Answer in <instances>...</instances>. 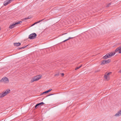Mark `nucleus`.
Masks as SVG:
<instances>
[{"label": "nucleus", "instance_id": "nucleus-1", "mask_svg": "<svg viewBox=\"0 0 121 121\" xmlns=\"http://www.w3.org/2000/svg\"><path fill=\"white\" fill-rule=\"evenodd\" d=\"M10 90L9 89H7L4 92H2L0 94V98L4 97L5 95L10 93Z\"/></svg>", "mask_w": 121, "mask_h": 121}, {"label": "nucleus", "instance_id": "nucleus-2", "mask_svg": "<svg viewBox=\"0 0 121 121\" xmlns=\"http://www.w3.org/2000/svg\"><path fill=\"white\" fill-rule=\"evenodd\" d=\"M42 76L41 75H39L35 76L31 80V82H33L34 81H36L40 79Z\"/></svg>", "mask_w": 121, "mask_h": 121}, {"label": "nucleus", "instance_id": "nucleus-3", "mask_svg": "<svg viewBox=\"0 0 121 121\" xmlns=\"http://www.w3.org/2000/svg\"><path fill=\"white\" fill-rule=\"evenodd\" d=\"M36 36V34L35 33H33L29 35V38L30 39H33L35 38Z\"/></svg>", "mask_w": 121, "mask_h": 121}, {"label": "nucleus", "instance_id": "nucleus-4", "mask_svg": "<svg viewBox=\"0 0 121 121\" xmlns=\"http://www.w3.org/2000/svg\"><path fill=\"white\" fill-rule=\"evenodd\" d=\"M4 82L5 83H7L9 82V80L7 77H4L2 78L0 81V82Z\"/></svg>", "mask_w": 121, "mask_h": 121}, {"label": "nucleus", "instance_id": "nucleus-5", "mask_svg": "<svg viewBox=\"0 0 121 121\" xmlns=\"http://www.w3.org/2000/svg\"><path fill=\"white\" fill-rule=\"evenodd\" d=\"M111 61V60L109 59L107 60H103L101 64V65H104L110 62Z\"/></svg>", "mask_w": 121, "mask_h": 121}, {"label": "nucleus", "instance_id": "nucleus-6", "mask_svg": "<svg viewBox=\"0 0 121 121\" xmlns=\"http://www.w3.org/2000/svg\"><path fill=\"white\" fill-rule=\"evenodd\" d=\"M111 73V72H110L109 73H106L104 75V78H105L106 80L107 81L109 79V76Z\"/></svg>", "mask_w": 121, "mask_h": 121}, {"label": "nucleus", "instance_id": "nucleus-7", "mask_svg": "<svg viewBox=\"0 0 121 121\" xmlns=\"http://www.w3.org/2000/svg\"><path fill=\"white\" fill-rule=\"evenodd\" d=\"M115 52H118L119 53H121V45L115 50Z\"/></svg>", "mask_w": 121, "mask_h": 121}, {"label": "nucleus", "instance_id": "nucleus-8", "mask_svg": "<svg viewBox=\"0 0 121 121\" xmlns=\"http://www.w3.org/2000/svg\"><path fill=\"white\" fill-rule=\"evenodd\" d=\"M121 115V110H119L115 115L116 117H119Z\"/></svg>", "mask_w": 121, "mask_h": 121}, {"label": "nucleus", "instance_id": "nucleus-9", "mask_svg": "<svg viewBox=\"0 0 121 121\" xmlns=\"http://www.w3.org/2000/svg\"><path fill=\"white\" fill-rule=\"evenodd\" d=\"M52 90V89H49L47 91H44V92H43V93H41L40 94V95H43V94H45L49 92L50 91H51Z\"/></svg>", "mask_w": 121, "mask_h": 121}, {"label": "nucleus", "instance_id": "nucleus-10", "mask_svg": "<svg viewBox=\"0 0 121 121\" xmlns=\"http://www.w3.org/2000/svg\"><path fill=\"white\" fill-rule=\"evenodd\" d=\"M15 24V22H14L13 24L10 25L9 26V28H10L11 29L14 27L15 26V25H16V24Z\"/></svg>", "mask_w": 121, "mask_h": 121}, {"label": "nucleus", "instance_id": "nucleus-11", "mask_svg": "<svg viewBox=\"0 0 121 121\" xmlns=\"http://www.w3.org/2000/svg\"><path fill=\"white\" fill-rule=\"evenodd\" d=\"M108 53V56H109L110 57H111L114 55L115 53V52H110Z\"/></svg>", "mask_w": 121, "mask_h": 121}, {"label": "nucleus", "instance_id": "nucleus-12", "mask_svg": "<svg viewBox=\"0 0 121 121\" xmlns=\"http://www.w3.org/2000/svg\"><path fill=\"white\" fill-rule=\"evenodd\" d=\"M44 104V103L43 102L37 104L35 105V108H36V107L40 105H43Z\"/></svg>", "mask_w": 121, "mask_h": 121}, {"label": "nucleus", "instance_id": "nucleus-13", "mask_svg": "<svg viewBox=\"0 0 121 121\" xmlns=\"http://www.w3.org/2000/svg\"><path fill=\"white\" fill-rule=\"evenodd\" d=\"M109 57H110L108 56V53H107L105 56H104L103 58L104 59H106L108 58Z\"/></svg>", "mask_w": 121, "mask_h": 121}, {"label": "nucleus", "instance_id": "nucleus-14", "mask_svg": "<svg viewBox=\"0 0 121 121\" xmlns=\"http://www.w3.org/2000/svg\"><path fill=\"white\" fill-rule=\"evenodd\" d=\"M14 46H18L21 45V43H13Z\"/></svg>", "mask_w": 121, "mask_h": 121}, {"label": "nucleus", "instance_id": "nucleus-15", "mask_svg": "<svg viewBox=\"0 0 121 121\" xmlns=\"http://www.w3.org/2000/svg\"><path fill=\"white\" fill-rule=\"evenodd\" d=\"M9 4V3L8 0H7L5 1L4 2V6H6Z\"/></svg>", "mask_w": 121, "mask_h": 121}, {"label": "nucleus", "instance_id": "nucleus-16", "mask_svg": "<svg viewBox=\"0 0 121 121\" xmlns=\"http://www.w3.org/2000/svg\"><path fill=\"white\" fill-rule=\"evenodd\" d=\"M31 18V16H29L27 18H24L23 19H22V20L24 21L25 20H26L28 19H30Z\"/></svg>", "mask_w": 121, "mask_h": 121}, {"label": "nucleus", "instance_id": "nucleus-17", "mask_svg": "<svg viewBox=\"0 0 121 121\" xmlns=\"http://www.w3.org/2000/svg\"><path fill=\"white\" fill-rule=\"evenodd\" d=\"M22 22V21H18L17 22H15V24H16V25L19 24Z\"/></svg>", "mask_w": 121, "mask_h": 121}, {"label": "nucleus", "instance_id": "nucleus-18", "mask_svg": "<svg viewBox=\"0 0 121 121\" xmlns=\"http://www.w3.org/2000/svg\"><path fill=\"white\" fill-rule=\"evenodd\" d=\"M44 20V19H42V20H40V21H38L36 22H35V23H34V24H35H35H37V23H39L40 22H41L43 21Z\"/></svg>", "mask_w": 121, "mask_h": 121}, {"label": "nucleus", "instance_id": "nucleus-19", "mask_svg": "<svg viewBox=\"0 0 121 121\" xmlns=\"http://www.w3.org/2000/svg\"><path fill=\"white\" fill-rule=\"evenodd\" d=\"M111 3H109L106 6V7H109L111 5Z\"/></svg>", "mask_w": 121, "mask_h": 121}, {"label": "nucleus", "instance_id": "nucleus-20", "mask_svg": "<svg viewBox=\"0 0 121 121\" xmlns=\"http://www.w3.org/2000/svg\"><path fill=\"white\" fill-rule=\"evenodd\" d=\"M82 66V65H80V66H79V67H76V68H75V70H77V69H78L80 68Z\"/></svg>", "mask_w": 121, "mask_h": 121}, {"label": "nucleus", "instance_id": "nucleus-21", "mask_svg": "<svg viewBox=\"0 0 121 121\" xmlns=\"http://www.w3.org/2000/svg\"><path fill=\"white\" fill-rule=\"evenodd\" d=\"M100 71V69H98V70H95V73L97 72H99Z\"/></svg>", "mask_w": 121, "mask_h": 121}, {"label": "nucleus", "instance_id": "nucleus-22", "mask_svg": "<svg viewBox=\"0 0 121 121\" xmlns=\"http://www.w3.org/2000/svg\"><path fill=\"white\" fill-rule=\"evenodd\" d=\"M59 75V74L58 73H57L54 75L55 76H58Z\"/></svg>", "mask_w": 121, "mask_h": 121}, {"label": "nucleus", "instance_id": "nucleus-23", "mask_svg": "<svg viewBox=\"0 0 121 121\" xmlns=\"http://www.w3.org/2000/svg\"><path fill=\"white\" fill-rule=\"evenodd\" d=\"M14 0H8L9 3L11 2L12 1Z\"/></svg>", "mask_w": 121, "mask_h": 121}, {"label": "nucleus", "instance_id": "nucleus-24", "mask_svg": "<svg viewBox=\"0 0 121 121\" xmlns=\"http://www.w3.org/2000/svg\"><path fill=\"white\" fill-rule=\"evenodd\" d=\"M27 46H28V45H27L26 46H25V47H22V48H20V49H24L25 47H26Z\"/></svg>", "mask_w": 121, "mask_h": 121}, {"label": "nucleus", "instance_id": "nucleus-25", "mask_svg": "<svg viewBox=\"0 0 121 121\" xmlns=\"http://www.w3.org/2000/svg\"><path fill=\"white\" fill-rule=\"evenodd\" d=\"M74 37H69L68 39H67L68 40L70 39H73V38H74Z\"/></svg>", "mask_w": 121, "mask_h": 121}, {"label": "nucleus", "instance_id": "nucleus-26", "mask_svg": "<svg viewBox=\"0 0 121 121\" xmlns=\"http://www.w3.org/2000/svg\"><path fill=\"white\" fill-rule=\"evenodd\" d=\"M61 76L62 77L64 75V74L63 73H61Z\"/></svg>", "mask_w": 121, "mask_h": 121}, {"label": "nucleus", "instance_id": "nucleus-27", "mask_svg": "<svg viewBox=\"0 0 121 121\" xmlns=\"http://www.w3.org/2000/svg\"><path fill=\"white\" fill-rule=\"evenodd\" d=\"M54 94H50L49 95H47V96H50V95H54Z\"/></svg>", "mask_w": 121, "mask_h": 121}, {"label": "nucleus", "instance_id": "nucleus-28", "mask_svg": "<svg viewBox=\"0 0 121 121\" xmlns=\"http://www.w3.org/2000/svg\"><path fill=\"white\" fill-rule=\"evenodd\" d=\"M68 40L67 39L64 41H63V42H65V41H67Z\"/></svg>", "mask_w": 121, "mask_h": 121}, {"label": "nucleus", "instance_id": "nucleus-29", "mask_svg": "<svg viewBox=\"0 0 121 121\" xmlns=\"http://www.w3.org/2000/svg\"><path fill=\"white\" fill-rule=\"evenodd\" d=\"M35 25V24H34V23L33 24H32V25L31 26H34V25Z\"/></svg>", "mask_w": 121, "mask_h": 121}, {"label": "nucleus", "instance_id": "nucleus-30", "mask_svg": "<svg viewBox=\"0 0 121 121\" xmlns=\"http://www.w3.org/2000/svg\"><path fill=\"white\" fill-rule=\"evenodd\" d=\"M67 34V33H64V34H63L62 35H66V34Z\"/></svg>", "mask_w": 121, "mask_h": 121}, {"label": "nucleus", "instance_id": "nucleus-31", "mask_svg": "<svg viewBox=\"0 0 121 121\" xmlns=\"http://www.w3.org/2000/svg\"><path fill=\"white\" fill-rule=\"evenodd\" d=\"M97 36V35H94V36L95 37Z\"/></svg>", "mask_w": 121, "mask_h": 121}, {"label": "nucleus", "instance_id": "nucleus-32", "mask_svg": "<svg viewBox=\"0 0 121 121\" xmlns=\"http://www.w3.org/2000/svg\"><path fill=\"white\" fill-rule=\"evenodd\" d=\"M119 72H120L121 73V70H120V71H119Z\"/></svg>", "mask_w": 121, "mask_h": 121}, {"label": "nucleus", "instance_id": "nucleus-33", "mask_svg": "<svg viewBox=\"0 0 121 121\" xmlns=\"http://www.w3.org/2000/svg\"><path fill=\"white\" fill-rule=\"evenodd\" d=\"M18 49H20V48H18Z\"/></svg>", "mask_w": 121, "mask_h": 121}]
</instances>
